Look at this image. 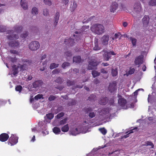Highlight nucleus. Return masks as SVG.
Here are the masks:
<instances>
[{
  "mask_svg": "<svg viewBox=\"0 0 156 156\" xmlns=\"http://www.w3.org/2000/svg\"><path fill=\"white\" fill-rule=\"evenodd\" d=\"M14 31L9 30L6 31V34L8 35L6 36L7 38L10 41L8 42L9 46L13 48H16L20 47V43L18 40H17L19 38L18 34H14Z\"/></svg>",
  "mask_w": 156,
  "mask_h": 156,
  "instance_id": "f257e3e1",
  "label": "nucleus"
},
{
  "mask_svg": "<svg viewBox=\"0 0 156 156\" xmlns=\"http://www.w3.org/2000/svg\"><path fill=\"white\" fill-rule=\"evenodd\" d=\"M91 31L98 35L103 33L105 31V27L101 24L97 23L93 25L91 27Z\"/></svg>",
  "mask_w": 156,
  "mask_h": 156,
  "instance_id": "f03ea898",
  "label": "nucleus"
},
{
  "mask_svg": "<svg viewBox=\"0 0 156 156\" xmlns=\"http://www.w3.org/2000/svg\"><path fill=\"white\" fill-rule=\"evenodd\" d=\"M141 5L139 2L135 3L133 6V12L134 14L133 16L134 17H136L139 16L141 11Z\"/></svg>",
  "mask_w": 156,
  "mask_h": 156,
  "instance_id": "7ed1b4c3",
  "label": "nucleus"
},
{
  "mask_svg": "<svg viewBox=\"0 0 156 156\" xmlns=\"http://www.w3.org/2000/svg\"><path fill=\"white\" fill-rule=\"evenodd\" d=\"M21 62L23 63V64L21 65L20 64H18V65L20 71L24 70L27 68V66L28 65H30L32 63V61L31 60L23 59H21Z\"/></svg>",
  "mask_w": 156,
  "mask_h": 156,
  "instance_id": "20e7f679",
  "label": "nucleus"
},
{
  "mask_svg": "<svg viewBox=\"0 0 156 156\" xmlns=\"http://www.w3.org/2000/svg\"><path fill=\"white\" fill-rule=\"evenodd\" d=\"M18 137L16 136V134H12L11 136L9 138L7 143L8 145L12 146L18 143Z\"/></svg>",
  "mask_w": 156,
  "mask_h": 156,
  "instance_id": "39448f33",
  "label": "nucleus"
},
{
  "mask_svg": "<svg viewBox=\"0 0 156 156\" xmlns=\"http://www.w3.org/2000/svg\"><path fill=\"white\" fill-rule=\"evenodd\" d=\"M102 51L104 53L103 55V56L105 60L108 61L110 58L111 55H115L116 54L113 51H107L103 50Z\"/></svg>",
  "mask_w": 156,
  "mask_h": 156,
  "instance_id": "423d86ee",
  "label": "nucleus"
},
{
  "mask_svg": "<svg viewBox=\"0 0 156 156\" xmlns=\"http://www.w3.org/2000/svg\"><path fill=\"white\" fill-rule=\"evenodd\" d=\"M40 44L37 41H33L31 42L29 45V48L32 51L37 50L40 47Z\"/></svg>",
  "mask_w": 156,
  "mask_h": 156,
  "instance_id": "0eeeda50",
  "label": "nucleus"
},
{
  "mask_svg": "<svg viewBox=\"0 0 156 156\" xmlns=\"http://www.w3.org/2000/svg\"><path fill=\"white\" fill-rule=\"evenodd\" d=\"M144 56L143 55H140L136 57L134 60V63L136 65H138L139 67L140 65L143 63Z\"/></svg>",
  "mask_w": 156,
  "mask_h": 156,
  "instance_id": "6e6552de",
  "label": "nucleus"
},
{
  "mask_svg": "<svg viewBox=\"0 0 156 156\" xmlns=\"http://www.w3.org/2000/svg\"><path fill=\"white\" fill-rule=\"evenodd\" d=\"M150 18L148 16H144L142 19L143 27L144 29L147 28L149 22Z\"/></svg>",
  "mask_w": 156,
  "mask_h": 156,
  "instance_id": "1a4fd4ad",
  "label": "nucleus"
},
{
  "mask_svg": "<svg viewBox=\"0 0 156 156\" xmlns=\"http://www.w3.org/2000/svg\"><path fill=\"white\" fill-rule=\"evenodd\" d=\"M116 82L115 81H113L112 83H109L108 87V90L111 92H113L116 90Z\"/></svg>",
  "mask_w": 156,
  "mask_h": 156,
  "instance_id": "9d476101",
  "label": "nucleus"
},
{
  "mask_svg": "<svg viewBox=\"0 0 156 156\" xmlns=\"http://www.w3.org/2000/svg\"><path fill=\"white\" fill-rule=\"evenodd\" d=\"M98 64L97 61L91 60L89 62V65L87 66V69L90 70H92L94 68L97 66Z\"/></svg>",
  "mask_w": 156,
  "mask_h": 156,
  "instance_id": "9b49d317",
  "label": "nucleus"
},
{
  "mask_svg": "<svg viewBox=\"0 0 156 156\" xmlns=\"http://www.w3.org/2000/svg\"><path fill=\"white\" fill-rule=\"evenodd\" d=\"M109 39V36L107 34L103 36L101 39L103 44L105 45H107L108 44Z\"/></svg>",
  "mask_w": 156,
  "mask_h": 156,
  "instance_id": "f8f14e48",
  "label": "nucleus"
},
{
  "mask_svg": "<svg viewBox=\"0 0 156 156\" xmlns=\"http://www.w3.org/2000/svg\"><path fill=\"white\" fill-rule=\"evenodd\" d=\"M64 43L67 45L70 46L74 45L75 43L74 39L71 38H66L65 40Z\"/></svg>",
  "mask_w": 156,
  "mask_h": 156,
  "instance_id": "ddd939ff",
  "label": "nucleus"
},
{
  "mask_svg": "<svg viewBox=\"0 0 156 156\" xmlns=\"http://www.w3.org/2000/svg\"><path fill=\"white\" fill-rule=\"evenodd\" d=\"M9 136L8 134L3 133L0 135V141L2 142L6 141L9 139Z\"/></svg>",
  "mask_w": 156,
  "mask_h": 156,
  "instance_id": "4468645a",
  "label": "nucleus"
},
{
  "mask_svg": "<svg viewBox=\"0 0 156 156\" xmlns=\"http://www.w3.org/2000/svg\"><path fill=\"white\" fill-rule=\"evenodd\" d=\"M43 83L42 81L41 80H39L35 81L32 84L33 87L36 88L41 86Z\"/></svg>",
  "mask_w": 156,
  "mask_h": 156,
  "instance_id": "2eb2a0df",
  "label": "nucleus"
},
{
  "mask_svg": "<svg viewBox=\"0 0 156 156\" xmlns=\"http://www.w3.org/2000/svg\"><path fill=\"white\" fill-rule=\"evenodd\" d=\"M118 5L116 2H114L112 3L110 6V11L114 12L118 8Z\"/></svg>",
  "mask_w": 156,
  "mask_h": 156,
  "instance_id": "dca6fc26",
  "label": "nucleus"
},
{
  "mask_svg": "<svg viewBox=\"0 0 156 156\" xmlns=\"http://www.w3.org/2000/svg\"><path fill=\"white\" fill-rule=\"evenodd\" d=\"M59 12H57L56 14L54 17L55 22H54V26L53 27V29L56 28L58 22L59 18Z\"/></svg>",
  "mask_w": 156,
  "mask_h": 156,
  "instance_id": "f3484780",
  "label": "nucleus"
},
{
  "mask_svg": "<svg viewBox=\"0 0 156 156\" xmlns=\"http://www.w3.org/2000/svg\"><path fill=\"white\" fill-rule=\"evenodd\" d=\"M118 103L120 106L123 107L125 106L126 104V101L125 98H119L118 100Z\"/></svg>",
  "mask_w": 156,
  "mask_h": 156,
  "instance_id": "a211bd4d",
  "label": "nucleus"
},
{
  "mask_svg": "<svg viewBox=\"0 0 156 156\" xmlns=\"http://www.w3.org/2000/svg\"><path fill=\"white\" fill-rule=\"evenodd\" d=\"M101 49V48L98 46V39L97 38L94 39V47L93 49L95 51L99 50Z\"/></svg>",
  "mask_w": 156,
  "mask_h": 156,
  "instance_id": "6ab92c4d",
  "label": "nucleus"
},
{
  "mask_svg": "<svg viewBox=\"0 0 156 156\" xmlns=\"http://www.w3.org/2000/svg\"><path fill=\"white\" fill-rule=\"evenodd\" d=\"M12 74L14 76H16L18 73V69L19 68L18 66H16L15 65H14L12 66Z\"/></svg>",
  "mask_w": 156,
  "mask_h": 156,
  "instance_id": "aec40b11",
  "label": "nucleus"
},
{
  "mask_svg": "<svg viewBox=\"0 0 156 156\" xmlns=\"http://www.w3.org/2000/svg\"><path fill=\"white\" fill-rule=\"evenodd\" d=\"M23 29V27L21 26H20L16 25L14 27V30L15 32L17 33H20Z\"/></svg>",
  "mask_w": 156,
  "mask_h": 156,
  "instance_id": "412c9836",
  "label": "nucleus"
},
{
  "mask_svg": "<svg viewBox=\"0 0 156 156\" xmlns=\"http://www.w3.org/2000/svg\"><path fill=\"white\" fill-rule=\"evenodd\" d=\"M108 101V99L107 97L102 98L100 100L99 102L100 105H105L107 104Z\"/></svg>",
  "mask_w": 156,
  "mask_h": 156,
  "instance_id": "4be33fe9",
  "label": "nucleus"
},
{
  "mask_svg": "<svg viewBox=\"0 0 156 156\" xmlns=\"http://www.w3.org/2000/svg\"><path fill=\"white\" fill-rule=\"evenodd\" d=\"M20 3L22 7L24 9L26 10L27 9L28 6L27 3L25 0H21Z\"/></svg>",
  "mask_w": 156,
  "mask_h": 156,
  "instance_id": "5701e85b",
  "label": "nucleus"
},
{
  "mask_svg": "<svg viewBox=\"0 0 156 156\" xmlns=\"http://www.w3.org/2000/svg\"><path fill=\"white\" fill-rule=\"evenodd\" d=\"M73 62L76 63H80L81 61V57L80 56L74 57L73 58Z\"/></svg>",
  "mask_w": 156,
  "mask_h": 156,
  "instance_id": "b1692460",
  "label": "nucleus"
},
{
  "mask_svg": "<svg viewBox=\"0 0 156 156\" xmlns=\"http://www.w3.org/2000/svg\"><path fill=\"white\" fill-rule=\"evenodd\" d=\"M70 133L73 135L76 136L79 133L78 129L77 128H73L70 131Z\"/></svg>",
  "mask_w": 156,
  "mask_h": 156,
  "instance_id": "393cba45",
  "label": "nucleus"
},
{
  "mask_svg": "<svg viewBox=\"0 0 156 156\" xmlns=\"http://www.w3.org/2000/svg\"><path fill=\"white\" fill-rule=\"evenodd\" d=\"M38 125L40 127H41L42 129H43V128H45L47 126L46 122L44 121L39 122L38 123Z\"/></svg>",
  "mask_w": 156,
  "mask_h": 156,
  "instance_id": "a878e982",
  "label": "nucleus"
},
{
  "mask_svg": "<svg viewBox=\"0 0 156 156\" xmlns=\"http://www.w3.org/2000/svg\"><path fill=\"white\" fill-rule=\"evenodd\" d=\"M53 131L55 134H59L61 132V130L59 128L55 127L53 129Z\"/></svg>",
  "mask_w": 156,
  "mask_h": 156,
  "instance_id": "bb28decb",
  "label": "nucleus"
},
{
  "mask_svg": "<svg viewBox=\"0 0 156 156\" xmlns=\"http://www.w3.org/2000/svg\"><path fill=\"white\" fill-rule=\"evenodd\" d=\"M8 58L9 60L13 63L16 62L17 60V58L15 56L14 57L9 56Z\"/></svg>",
  "mask_w": 156,
  "mask_h": 156,
  "instance_id": "cd10ccee",
  "label": "nucleus"
},
{
  "mask_svg": "<svg viewBox=\"0 0 156 156\" xmlns=\"http://www.w3.org/2000/svg\"><path fill=\"white\" fill-rule=\"evenodd\" d=\"M38 12V9L36 7H33L31 10V13L33 15H37Z\"/></svg>",
  "mask_w": 156,
  "mask_h": 156,
  "instance_id": "c85d7f7f",
  "label": "nucleus"
},
{
  "mask_svg": "<svg viewBox=\"0 0 156 156\" xmlns=\"http://www.w3.org/2000/svg\"><path fill=\"white\" fill-rule=\"evenodd\" d=\"M63 109V108L62 106H60L54 110V113L56 114L59 112L62 111Z\"/></svg>",
  "mask_w": 156,
  "mask_h": 156,
  "instance_id": "c756f323",
  "label": "nucleus"
},
{
  "mask_svg": "<svg viewBox=\"0 0 156 156\" xmlns=\"http://www.w3.org/2000/svg\"><path fill=\"white\" fill-rule=\"evenodd\" d=\"M92 74L93 77L94 78H95L99 76L100 74V73L98 72L97 71L94 70L92 71Z\"/></svg>",
  "mask_w": 156,
  "mask_h": 156,
  "instance_id": "7c9ffc66",
  "label": "nucleus"
},
{
  "mask_svg": "<svg viewBox=\"0 0 156 156\" xmlns=\"http://www.w3.org/2000/svg\"><path fill=\"white\" fill-rule=\"evenodd\" d=\"M93 109L90 107L85 108H83L84 111L86 113H89L90 112H91L93 110Z\"/></svg>",
  "mask_w": 156,
  "mask_h": 156,
  "instance_id": "2f4dec72",
  "label": "nucleus"
},
{
  "mask_svg": "<svg viewBox=\"0 0 156 156\" xmlns=\"http://www.w3.org/2000/svg\"><path fill=\"white\" fill-rule=\"evenodd\" d=\"M69 129V127L68 124L63 126L61 129L62 131L63 132H67Z\"/></svg>",
  "mask_w": 156,
  "mask_h": 156,
  "instance_id": "473e14b6",
  "label": "nucleus"
},
{
  "mask_svg": "<svg viewBox=\"0 0 156 156\" xmlns=\"http://www.w3.org/2000/svg\"><path fill=\"white\" fill-rule=\"evenodd\" d=\"M59 64H56L55 63H53L51 64L50 66V69H52L54 68H57L58 67Z\"/></svg>",
  "mask_w": 156,
  "mask_h": 156,
  "instance_id": "72a5a7b5",
  "label": "nucleus"
},
{
  "mask_svg": "<svg viewBox=\"0 0 156 156\" xmlns=\"http://www.w3.org/2000/svg\"><path fill=\"white\" fill-rule=\"evenodd\" d=\"M55 82L58 83L60 84L63 83V80L62 78L59 77L56 78L55 80Z\"/></svg>",
  "mask_w": 156,
  "mask_h": 156,
  "instance_id": "f704fd0d",
  "label": "nucleus"
},
{
  "mask_svg": "<svg viewBox=\"0 0 156 156\" xmlns=\"http://www.w3.org/2000/svg\"><path fill=\"white\" fill-rule=\"evenodd\" d=\"M118 74V69L115 68V69H112V74L113 76H115Z\"/></svg>",
  "mask_w": 156,
  "mask_h": 156,
  "instance_id": "c9c22d12",
  "label": "nucleus"
},
{
  "mask_svg": "<svg viewBox=\"0 0 156 156\" xmlns=\"http://www.w3.org/2000/svg\"><path fill=\"white\" fill-rule=\"evenodd\" d=\"M130 39L133 45V46H136L137 41L136 39V38L133 37H130Z\"/></svg>",
  "mask_w": 156,
  "mask_h": 156,
  "instance_id": "e433bc0d",
  "label": "nucleus"
},
{
  "mask_svg": "<svg viewBox=\"0 0 156 156\" xmlns=\"http://www.w3.org/2000/svg\"><path fill=\"white\" fill-rule=\"evenodd\" d=\"M75 33L76 34H77V35L76 36V37H75V39L76 41H78L79 40L81 39V36H80L81 34L80 33L79 34L78 33V32L77 31H76L75 32Z\"/></svg>",
  "mask_w": 156,
  "mask_h": 156,
  "instance_id": "4c0bfd02",
  "label": "nucleus"
},
{
  "mask_svg": "<svg viewBox=\"0 0 156 156\" xmlns=\"http://www.w3.org/2000/svg\"><path fill=\"white\" fill-rule=\"evenodd\" d=\"M100 131L103 135H105L107 133V130L104 127L101 128L99 129Z\"/></svg>",
  "mask_w": 156,
  "mask_h": 156,
  "instance_id": "58836bf2",
  "label": "nucleus"
},
{
  "mask_svg": "<svg viewBox=\"0 0 156 156\" xmlns=\"http://www.w3.org/2000/svg\"><path fill=\"white\" fill-rule=\"evenodd\" d=\"M96 97V96L95 95L92 94L88 97V100L90 101H93L95 99Z\"/></svg>",
  "mask_w": 156,
  "mask_h": 156,
  "instance_id": "ea45409f",
  "label": "nucleus"
},
{
  "mask_svg": "<svg viewBox=\"0 0 156 156\" xmlns=\"http://www.w3.org/2000/svg\"><path fill=\"white\" fill-rule=\"evenodd\" d=\"M67 120V118H65L64 119H63L61 120L59 122V125H63L66 124V122Z\"/></svg>",
  "mask_w": 156,
  "mask_h": 156,
  "instance_id": "a19ab883",
  "label": "nucleus"
},
{
  "mask_svg": "<svg viewBox=\"0 0 156 156\" xmlns=\"http://www.w3.org/2000/svg\"><path fill=\"white\" fill-rule=\"evenodd\" d=\"M45 4L50 6L52 5V2L51 0H43Z\"/></svg>",
  "mask_w": 156,
  "mask_h": 156,
  "instance_id": "79ce46f5",
  "label": "nucleus"
},
{
  "mask_svg": "<svg viewBox=\"0 0 156 156\" xmlns=\"http://www.w3.org/2000/svg\"><path fill=\"white\" fill-rule=\"evenodd\" d=\"M22 89V87L20 85L17 86L15 87L16 90V91H18L19 92H20L21 91Z\"/></svg>",
  "mask_w": 156,
  "mask_h": 156,
  "instance_id": "37998d69",
  "label": "nucleus"
},
{
  "mask_svg": "<svg viewBox=\"0 0 156 156\" xmlns=\"http://www.w3.org/2000/svg\"><path fill=\"white\" fill-rule=\"evenodd\" d=\"M47 118L51 120L54 117V114L52 113H49L46 115Z\"/></svg>",
  "mask_w": 156,
  "mask_h": 156,
  "instance_id": "c03bdc74",
  "label": "nucleus"
},
{
  "mask_svg": "<svg viewBox=\"0 0 156 156\" xmlns=\"http://www.w3.org/2000/svg\"><path fill=\"white\" fill-rule=\"evenodd\" d=\"M96 113L94 112H90L89 113L88 116L90 118H93L95 116Z\"/></svg>",
  "mask_w": 156,
  "mask_h": 156,
  "instance_id": "a18cd8bd",
  "label": "nucleus"
},
{
  "mask_svg": "<svg viewBox=\"0 0 156 156\" xmlns=\"http://www.w3.org/2000/svg\"><path fill=\"white\" fill-rule=\"evenodd\" d=\"M6 30V27L2 25L0 26V32H5Z\"/></svg>",
  "mask_w": 156,
  "mask_h": 156,
  "instance_id": "49530a36",
  "label": "nucleus"
},
{
  "mask_svg": "<svg viewBox=\"0 0 156 156\" xmlns=\"http://www.w3.org/2000/svg\"><path fill=\"white\" fill-rule=\"evenodd\" d=\"M43 96L42 94H39L35 96L34 97V98L36 100H38V99L43 98Z\"/></svg>",
  "mask_w": 156,
  "mask_h": 156,
  "instance_id": "de8ad7c7",
  "label": "nucleus"
},
{
  "mask_svg": "<svg viewBox=\"0 0 156 156\" xmlns=\"http://www.w3.org/2000/svg\"><path fill=\"white\" fill-rule=\"evenodd\" d=\"M57 97L55 96L51 95L48 98V100L50 101H52L54 100Z\"/></svg>",
  "mask_w": 156,
  "mask_h": 156,
  "instance_id": "09e8293b",
  "label": "nucleus"
},
{
  "mask_svg": "<svg viewBox=\"0 0 156 156\" xmlns=\"http://www.w3.org/2000/svg\"><path fill=\"white\" fill-rule=\"evenodd\" d=\"M69 65L70 64L69 62H65L62 64V67L63 68L65 69L66 67L69 66Z\"/></svg>",
  "mask_w": 156,
  "mask_h": 156,
  "instance_id": "8fccbe9b",
  "label": "nucleus"
},
{
  "mask_svg": "<svg viewBox=\"0 0 156 156\" xmlns=\"http://www.w3.org/2000/svg\"><path fill=\"white\" fill-rule=\"evenodd\" d=\"M64 115V113L63 112H61L59 114H58L56 116V117L57 119H59L61 117H63Z\"/></svg>",
  "mask_w": 156,
  "mask_h": 156,
  "instance_id": "3c124183",
  "label": "nucleus"
},
{
  "mask_svg": "<svg viewBox=\"0 0 156 156\" xmlns=\"http://www.w3.org/2000/svg\"><path fill=\"white\" fill-rule=\"evenodd\" d=\"M74 82L70 80H68L67 82V85L68 86H71L74 84Z\"/></svg>",
  "mask_w": 156,
  "mask_h": 156,
  "instance_id": "603ef678",
  "label": "nucleus"
},
{
  "mask_svg": "<svg viewBox=\"0 0 156 156\" xmlns=\"http://www.w3.org/2000/svg\"><path fill=\"white\" fill-rule=\"evenodd\" d=\"M135 71V69L134 68H130L128 72V73L130 75L134 73Z\"/></svg>",
  "mask_w": 156,
  "mask_h": 156,
  "instance_id": "864d4df0",
  "label": "nucleus"
},
{
  "mask_svg": "<svg viewBox=\"0 0 156 156\" xmlns=\"http://www.w3.org/2000/svg\"><path fill=\"white\" fill-rule=\"evenodd\" d=\"M146 144L147 146H150L152 148H154V145L153 143L151 141H147L146 142Z\"/></svg>",
  "mask_w": 156,
  "mask_h": 156,
  "instance_id": "5fc2aeb1",
  "label": "nucleus"
},
{
  "mask_svg": "<svg viewBox=\"0 0 156 156\" xmlns=\"http://www.w3.org/2000/svg\"><path fill=\"white\" fill-rule=\"evenodd\" d=\"M64 55L66 57H70L72 55L71 52L69 51H66Z\"/></svg>",
  "mask_w": 156,
  "mask_h": 156,
  "instance_id": "6e6d98bb",
  "label": "nucleus"
},
{
  "mask_svg": "<svg viewBox=\"0 0 156 156\" xmlns=\"http://www.w3.org/2000/svg\"><path fill=\"white\" fill-rule=\"evenodd\" d=\"M149 5L152 6L156 5V0H151L149 2Z\"/></svg>",
  "mask_w": 156,
  "mask_h": 156,
  "instance_id": "4d7b16f0",
  "label": "nucleus"
},
{
  "mask_svg": "<svg viewBox=\"0 0 156 156\" xmlns=\"http://www.w3.org/2000/svg\"><path fill=\"white\" fill-rule=\"evenodd\" d=\"M43 14L44 16H47L49 14L48 10L47 9H44L43 10Z\"/></svg>",
  "mask_w": 156,
  "mask_h": 156,
  "instance_id": "13d9d810",
  "label": "nucleus"
},
{
  "mask_svg": "<svg viewBox=\"0 0 156 156\" xmlns=\"http://www.w3.org/2000/svg\"><path fill=\"white\" fill-rule=\"evenodd\" d=\"M10 52L11 54H16L18 55L19 54V52L18 51L14 50H11L9 51Z\"/></svg>",
  "mask_w": 156,
  "mask_h": 156,
  "instance_id": "bf43d9fd",
  "label": "nucleus"
},
{
  "mask_svg": "<svg viewBox=\"0 0 156 156\" xmlns=\"http://www.w3.org/2000/svg\"><path fill=\"white\" fill-rule=\"evenodd\" d=\"M47 62H44L42 63V65L43 66V67H41L40 68V70L41 71H44L46 68V64Z\"/></svg>",
  "mask_w": 156,
  "mask_h": 156,
  "instance_id": "052dcab7",
  "label": "nucleus"
},
{
  "mask_svg": "<svg viewBox=\"0 0 156 156\" xmlns=\"http://www.w3.org/2000/svg\"><path fill=\"white\" fill-rule=\"evenodd\" d=\"M60 72V70L58 69H56L52 71V73L53 74H58V73Z\"/></svg>",
  "mask_w": 156,
  "mask_h": 156,
  "instance_id": "680f3d73",
  "label": "nucleus"
},
{
  "mask_svg": "<svg viewBox=\"0 0 156 156\" xmlns=\"http://www.w3.org/2000/svg\"><path fill=\"white\" fill-rule=\"evenodd\" d=\"M28 35V34L27 32H26L23 34H21V37L24 38L26 37Z\"/></svg>",
  "mask_w": 156,
  "mask_h": 156,
  "instance_id": "e2e57ef3",
  "label": "nucleus"
},
{
  "mask_svg": "<svg viewBox=\"0 0 156 156\" xmlns=\"http://www.w3.org/2000/svg\"><path fill=\"white\" fill-rule=\"evenodd\" d=\"M101 72L102 73L106 74L108 72V71L106 70V69L105 68L102 69L101 70Z\"/></svg>",
  "mask_w": 156,
  "mask_h": 156,
  "instance_id": "0e129e2a",
  "label": "nucleus"
},
{
  "mask_svg": "<svg viewBox=\"0 0 156 156\" xmlns=\"http://www.w3.org/2000/svg\"><path fill=\"white\" fill-rule=\"evenodd\" d=\"M77 5L74 2H73V11H74L75 9L77 7Z\"/></svg>",
  "mask_w": 156,
  "mask_h": 156,
  "instance_id": "69168bd1",
  "label": "nucleus"
},
{
  "mask_svg": "<svg viewBox=\"0 0 156 156\" xmlns=\"http://www.w3.org/2000/svg\"><path fill=\"white\" fill-rule=\"evenodd\" d=\"M137 129V127H135L133 129H131L130 131H129V133L130 134V133H132L134 132L133 130H136Z\"/></svg>",
  "mask_w": 156,
  "mask_h": 156,
  "instance_id": "338daca9",
  "label": "nucleus"
},
{
  "mask_svg": "<svg viewBox=\"0 0 156 156\" xmlns=\"http://www.w3.org/2000/svg\"><path fill=\"white\" fill-rule=\"evenodd\" d=\"M95 17V16H91L87 20V22H88L91 21L93 19H94Z\"/></svg>",
  "mask_w": 156,
  "mask_h": 156,
  "instance_id": "774afa93",
  "label": "nucleus"
}]
</instances>
